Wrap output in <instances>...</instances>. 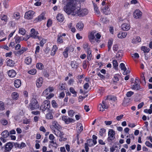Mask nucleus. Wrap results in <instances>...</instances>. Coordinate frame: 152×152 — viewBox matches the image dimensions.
Listing matches in <instances>:
<instances>
[{"label": "nucleus", "instance_id": "obj_1", "mask_svg": "<svg viewBox=\"0 0 152 152\" xmlns=\"http://www.w3.org/2000/svg\"><path fill=\"white\" fill-rule=\"evenodd\" d=\"M77 5L76 1H71L64 7V10L68 14H71L75 16H83L88 14L87 9L81 10L79 7H77Z\"/></svg>", "mask_w": 152, "mask_h": 152}, {"label": "nucleus", "instance_id": "obj_2", "mask_svg": "<svg viewBox=\"0 0 152 152\" xmlns=\"http://www.w3.org/2000/svg\"><path fill=\"white\" fill-rule=\"evenodd\" d=\"M53 133L58 137H61L64 134L63 132L61 131L62 127L56 121L52 122V125L50 126Z\"/></svg>", "mask_w": 152, "mask_h": 152}, {"label": "nucleus", "instance_id": "obj_3", "mask_svg": "<svg viewBox=\"0 0 152 152\" xmlns=\"http://www.w3.org/2000/svg\"><path fill=\"white\" fill-rule=\"evenodd\" d=\"M39 107V105L37 100L34 98L32 99L29 104V107L31 110L37 109Z\"/></svg>", "mask_w": 152, "mask_h": 152}, {"label": "nucleus", "instance_id": "obj_4", "mask_svg": "<svg viewBox=\"0 0 152 152\" xmlns=\"http://www.w3.org/2000/svg\"><path fill=\"white\" fill-rule=\"evenodd\" d=\"M50 102L48 100L45 101L41 105L40 109L42 112H44L46 110H50Z\"/></svg>", "mask_w": 152, "mask_h": 152}, {"label": "nucleus", "instance_id": "obj_5", "mask_svg": "<svg viewBox=\"0 0 152 152\" xmlns=\"http://www.w3.org/2000/svg\"><path fill=\"white\" fill-rule=\"evenodd\" d=\"M115 132L112 129H110L108 132V137L107 138V141L108 142H111L114 140L115 137Z\"/></svg>", "mask_w": 152, "mask_h": 152}, {"label": "nucleus", "instance_id": "obj_6", "mask_svg": "<svg viewBox=\"0 0 152 152\" xmlns=\"http://www.w3.org/2000/svg\"><path fill=\"white\" fill-rule=\"evenodd\" d=\"M31 33L30 36L31 37L35 39H39V37L37 35L39 34L38 31H37L34 28H32L30 31Z\"/></svg>", "mask_w": 152, "mask_h": 152}, {"label": "nucleus", "instance_id": "obj_7", "mask_svg": "<svg viewBox=\"0 0 152 152\" xmlns=\"http://www.w3.org/2000/svg\"><path fill=\"white\" fill-rule=\"evenodd\" d=\"M98 107L99 109V111L103 112L104 110L105 109H107L108 108V106L106 102L103 101L102 104L100 103L99 104Z\"/></svg>", "mask_w": 152, "mask_h": 152}, {"label": "nucleus", "instance_id": "obj_8", "mask_svg": "<svg viewBox=\"0 0 152 152\" xmlns=\"http://www.w3.org/2000/svg\"><path fill=\"white\" fill-rule=\"evenodd\" d=\"M34 13V12L32 11H28L25 13L24 17L26 19H31L33 18Z\"/></svg>", "mask_w": 152, "mask_h": 152}, {"label": "nucleus", "instance_id": "obj_9", "mask_svg": "<svg viewBox=\"0 0 152 152\" xmlns=\"http://www.w3.org/2000/svg\"><path fill=\"white\" fill-rule=\"evenodd\" d=\"M12 147L13 145L12 143L10 142L7 143L5 146L4 152H9L12 148Z\"/></svg>", "mask_w": 152, "mask_h": 152}, {"label": "nucleus", "instance_id": "obj_10", "mask_svg": "<svg viewBox=\"0 0 152 152\" xmlns=\"http://www.w3.org/2000/svg\"><path fill=\"white\" fill-rule=\"evenodd\" d=\"M96 33V31H93L89 32L88 34V38L89 41L91 43L94 42V39L95 38V35Z\"/></svg>", "mask_w": 152, "mask_h": 152}, {"label": "nucleus", "instance_id": "obj_11", "mask_svg": "<svg viewBox=\"0 0 152 152\" xmlns=\"http://www.w3.org/2000/svg\"><path fill=\"white\" fill-rule=\"evenodd\" d=\"M142 15V12L139 10H136L133 12V16L136 19L139 18Z\"/></svg>", "mask_w": 152, "mask_h": 152}, {"label": "nucleus", "instance_id": "obj_12", "mask_svg": "<svg viewBox=\"0 0 152 152\" xmlns=\"http://www.w3.org/2000/svg\"><path fill=\"white\" fill-rule=\"evenodd\" d=\"M62 120L64 121L66 124H68L71 122H73L74 120L72 118H69L68 117L64 115L62 117Z\"/></svg>", "mask_w": 152, "mask_h": 152}, {"label": "nucleus", "instance_id": "obj_13", "mask_svg": "<svg viewBox=\"0 0 152 152\" xmlns=\"http://www.w3.org/2000/svg\"><path fill=\"white\" fill-rule=\"evenodd\" d=\"M45 13L44 12L42 13L39 15L37 18H36L34 20V22L36 23L38 22H40L42 20H44L45 19Z\"/></svg>", "mask_w": 152, "mask_h": 152}, {"label": "nucleus", "instance_id": "obj_14", "mask_svg": "<svg viewBox=\"0 0 152 152\" xmlns=\"http://www.w3.org/2000/svg\"><path fill=\"white\" fill-rule=\"evenodd\" d=\"M121 28L123 30L127 31L130 29V26L129 23H125L121 25Z\"/></svg>", "mask_w": 152, "mask_h": 152}, {"label": "nucleus", "instance_id": "obj_15", "mask_svg": "<svg viewBox=\"0 0 152 152\" xmlns=\"http://www.w3.org/2000/svg\"><path fill=\"white\" fill-rule=\"evenodd\" d=\"M6 63L7 66L13 67L14 66L15 63L14 61L10 59L7 58L6 60Z\"/></svg>", "mask_w": 152, "mask_h": 152}, {"label": "nucleus", "instance_id": "obj_16", "mask_svg": "<svg viewBox=\"0 0 152 152\" xmlns=\"http://www.w3.org/2000/svg\"><path fill=\"white\" fill-rule=\"evenodd\" d=\"M8 75L11 77H14L16 75V73L15 71L13 69L10 70L8 72Z\"/></svg>", "mask_w": 152, "mask_h": 152}, {"label": "nucleus", "instance_id": "obj_17", "mask_svg": "<svg viewBox=\"0 0 152 152\" xmlns=\"http://www.w3.org/2000/svg\"><path fill=\"white\" fill-rule=\"evenodd\" d=\"M43 82V79L42 77H39L36 81V85L37 88H39L42 86Z\"/></svg>", "mask_w": 152, "mask_h": 152}, {"label": "nucleus", "instance_id": "obj_18", "mask_svg": "<svg viewBox=\"0 0 152 152\" xmlns=\"http://www.w3.org/2000/svg\"><path fill=\"white\" fill-rule=\"evenodd\" d=\"M14 84L16 88H18L21 85V81L19 79H16L14 82Z\"/></svg>", "mask_w": 152, "mask_h": 152}, {"label": "nucleus", "instance_id": "obj_19", "mask_svg": "<svg viewBox=\"0 0 152 152\" xmlns=\"http://www.w3.org/2000/svg\"><path fill=\"white\" fill-rule=\"evenodd\" d=\"M32 61V59L31 57H27L25 58V63L29 65L31 64Z\"/></svg>", "mask_w": 152, "mask_h": 152}, {"label": "nucleus", "instance_id": "obj_20", "mask_svg": "<svg viewBox=\"0 0 152 152\" xmlns=\"http://www.w3.org/2000/svg\"><path fill=\"white\" fill-rule=\"evenodd\" d=\"M84 27V24L82 22L78 23L76 25L77 29L80 31L82 30Z\"/></svg>", "mask_w": 152, "mask_h": 152}, {"label": "nucleus", "instance_id": "obj_21", "mask_svg": "<svg viewBox=\"0 0 152 152\" xmlns=\"http://www.w3.org/2000/svg\"><path fill=\"white\" fill-rule=\"evenodd\" d=\"M51 104L53 107L54 108H57L59 106H61V104L58 103V102H56L54 100L52 101Z\"/></svg>", "mask_w": 152, "mask_h": 152}, {"label": "nucleus", "instance_id": "obj_22", "mask_svg": "<svg viewBox=\"0 0 152 152\" xmlns=\"http://www.w3.org/2000/svg\"><path fill=\"white\" fill-rule=\"evenodd\" d=\"M106 100H108L114 102H115L117 100L116 97L113 95H108V96Z\"/></svg>", "mask_w": 152, "mask_h": 152}, {"label": "nucleus", "instance_id": "obj_23", "mask_svg": "<svg viewBox=\"0 0 152 152\" xmlns=\"http://www.w3.org/2000/svg\"><path fill=\"white\" fill-rule=\"evenodd\" d=\"M56 18L60 22H62L64 20V18L63 15L60 13L57 15Z\"/></svg>", "mask_w": 152, "mask_h": 152}, {"label": "nucleus", "instance_id": "obj_24", "mask_svg": "<svg viewBox=\"0 0 152 152\" xmlns=\"http://www.w3.org/2000/svg\"><path fill=\"white\" fill-rule=\"evenodd\" d=\"M132 88L133 90H139L140 89V84L138 83H134V84L132 85Z\"/></svg>", "mask_w": 152, "mask_h": 152}, {"label": "nucleus", "instance_id": "obj_25", "mask_svg": "<svg viewBox=\"0 0 152 152\" xmlns=\"http://www.w3.org/2000/svg\"><path fill=\"white\" fill-rule=\"evenodd\" d=\"M2 136L4 138H7L9 135V133L7 130L4 131L1 134Z\"/></svg>", "mask_w": 152, "mask_h": 152}, {"label": "nucleus", "instance_id": "obj_26", "mask_svg": "<svg viewBox=\"0 0 152 152\" xmlns=\"http://www.w3.org/2000/svg\"><path fill=\"white\" fill-rule=\"evenodd\" d=\"M141 39L139 37H137L133 39L132 40V42L133 43L137 44L141 42Z\"/></svg>", "mask_w": 152, "mask_h": 152}, {"label": "nucleus", "instance_id": "obj_27", "mask_svg": "<svg viewBox=\"0 0 152 152\" xmlns=\"http://www.w3.org/2000/svg\"><path fill=\"white\" fill-rule=\"evenodd\" d=\"M12 99L15 100L18 99L19 97V95L18 93L16 92H13L12 94Z\"/></svg>", "mask_w": 152, "mask_h": 152}, {"label": "nucleus", "instance_id": "obj_28", "mask_svg": "<svg viewBox=\"0 0 152 152\" xmlns=\"http://www.w3.org/2000/svg\"><path fill=\"white\" fill-rule=\"evenodd\" d=\"M71 66L73 68L77 69L78 66V64L76 61H72L71 62Z\"/></svg>", "mask_w": 152, "mask_h": 152}, {"label": "nucleus", "instance_id": "obj_29", "mask_svg": "<svg viewBox=\"0 0 152 152\" xmlns=\"http://www.w3.org/2000/svg\"><path fill=\"white\" fill-rule=\"evenodd\" d=\"M127 35V33L125 32H122L118 34V37L119 38H125Z\"/></svg>", "mask_w": 152, "mask_h": 152}, {"label": "nucleus", "instance_id": "obj_30", "mask_svg": "<svg viewBox=\"0 0 152 152\" xmlns=\"http://www.w3.org/2000/svg\"><path fill=\"white\" fill-rule=\"evenodd\" d=\"M27 48L25 47H22L20 50L17 52V54L19 55H20L23 54L24 52L26 51Z\"/></svg>", "mask_w": 152, "mask_h": 152}, {"label": "nucleus", "instance_id": "obj_31", "mask_svg": "<svg viewBox=\"0 0 152 152\" xmlns=\"http://www.w3.org/2000/svg\"><path fill=\"white\" fill-rule=\"evenodd\" d=\"M57 49V48L56 45H54L53 46L50 54L51 56H53L55 55Z\"/></svg>", "mask_w": 152, "mask_h": 152}, {"label": "nucleus", "instance_id": "obj_32", "mask_svg": "<svg viewBox=\"0 0 152 152\" xmlns=\"http://www.w3.org/2000/svg\"><path fill=\"white\" fill-rule=\"evenodd\" d=\"M90 147L94 145L93 143V141L92 139H88L87 140V143H85Z\"/></svg>", "mask_w": 152, "mask_h": 152}, {"label": "nucleus", "instance_id": "obj_33", "mask_svg": "<svg viewBox=\"0 0 152 152\" xmlns=\"http://www.w3.org/2000/svg\"><path fill=\"white\" fill-rule=\"evenodd\" d=\"M1 19L2 20H4L5 22H7L8 20V17L6 15L1 14L0 16Z\"/></svg>", "mask_w": 152, "mask_h": 152}, {"label": "nucleus", "instance_id": "obj_34", "mask_svg": "<svg viewBox=\"0 0 152 152\" xmlns=\"http://www.w3.org/2000/svg\"><path fill=\"white\" fill-rule=\"evenodd\" d=\"M109 7L107 5H105L102 8V10L103 11V12H104L105 14L107 15L108 13H107V11L109 10Z\"/></svg>", "mask_w": 152, "mask_h": 152}, {"label": "nucleus", "instance_id": "obj_35", "mask_svg": "<svg viewBox=\"0 0 152 152\" xmlns=\"http://www.w3.org/2000/svg\"><path fill=\"white\" fill-rule=\"evenodd\" d=\"M113 39H111L109 40L108 42V50L109 51L111 48L112 45L113 44Z\"/></svg>", "mask_w": 152, "mask_h": 152}, {"label": "nucleus", "instance_id": "obj_36", "mask_svg": "<svg viewBox=\"0 0 152 152\" xmlns=\"http://www.w3.org/2000/svg\"><path fill=\"white\" fill-rule=\"evenodd\" d=\"M123 56V51L121 50H119L116 55V57L119 59L122 57Z\"/></svg>", "mask_w": 152, "mask_h": 152}, {"label": "nucleus", "instance_id": "obj_37", "mask_svg": "<svg viewBox=\"0 0 152 152\" xmlns=\"http://www.w3.org/2000/svg\"><path fill=\"white\" fill-rule=\"evenodd\" d=\"M94 7V11L95 13L98 15H99L100 14V12L98 10V8L97 6V5L94 4H93Z\"/></svg>", "mask_w": 152, "mask_h": 152}, {"label": "nucleus", "instance_id": "obj_38", "mask_svg": "<svg viewBox=\"0 0 152 152\" xmlns=\"http://www.w3.org/2000/svg\"><path fill=\"white\" fill-rule=\"evenodd\" d=\"M101 37V35L99 33H96L95 35V38L94 39L95 41L96 42H98L99 41V39Z\"/></svg>", "mask_w": 152, "mask_h": 152}, {"label": "nucleus", "instance_id": "obj_39", "mask_svg": "<svg viewBox=\"0 0 152 152\" xmlns=\"http://www.w3.org/2000/svg\"><path fill=\"white\" fill-rule=\"evenodd\" d=\"M69 50V47H66L63 52V55L65 58H67L68 56V51Z\"/></svg>", "mask_w": 152, "mask_h": 152}, {"label": "nucleus", "instance_id": "obj_40", "mask_svg": "<svg viewBox=\"0 0 152 152\" xmlns=\"http://www.w3.org/2000/svg\"><path fill=\"white\" fill-rule=\"evenodd\" d=\"M57 42L59 44L62 43L63 42V38L60 34H58V36Z\"/></svg>", "mask_w": 152, "mask_h": 152}, {"label": "nucleus", "instance_id": "obj_41", "mask_svg": "<svg viewBox=\"0 0 152 152\" xmlns=\"http://www.w3.org/2000/svg\"><path fill=\"white\" fill-rule=\"evenodd\" d=\"M69 91L71 93L73 94V96L76 97L77 96V92L76 91L75 89L72 87H70L69 88Z\"/></svg>", "mask_w": 152, "mask_h": 152}, {"label": "nucleus", "instance_id": "obj_42", "mask_svg": "<svg viewBox=\"0 0 152 152\" xmlns=\"http://www.w3.org/2000/svg\"><path fill=\"white\" fill-rule=\"evenodd\" d=\"M46 118L48 119H52L53 118V116L51 113L49 112L46 114Z\"/></svg>", "mask_w": 152, "mask_h": 152}, {"label": "nucleus", "instance_id": "obj_43", "mask_svg": "<svg viewBox=\"0 0 152 152\" xmlns=\"http://www.w3.org/2000/svg\"><path fill=\"white\" fill-rule=\"evenodd\" d=\"M87 58L88 61H90L91 59L92 55L91 54V51L90 50H88L87 52Z\"/></svg>", "mask_w": 152, "mask_h": 152}, {"label": "nucleus", "instance_id": "obj_44", "mask_svg": "<svg viewBox=\"0 0 152 152\" xmlns=\"http://www.w3.org/2000/svg\"><path fill=\"white\" fill-rule=\"evenodd\" d=\"M141 50L143 51L144 53H148L150 51L149 48L145 46H142L141 48Z\"/></svg>", "mask_w": 152, "mask_h": 152}, {"label": "nucleus", "instance_id": "obj_45", "mask_svg": "<svg viewBox=\"0 0 152 152\" xmlns=\"http://www.w3.org/2000/svg\"><path fill=\"white\" fill-rule=\"evenodd\" d=\"M26 30L23 28H20L19 31V34L22 35H24L26 34Z\"/></svg>", "mask_w": 152, "mask_h": 152}, {"label": "nucleus", "instance_id": "obj_46", "mask_svg": "<svg viewBox=\"0 0 152 152\" xmlns=\"http://www.w3.org/2000/svg\"><path fill=\"white\" fill-rule=\"evenodd\" d=\"M89 64V62L88 61L85 60L84 61L83 64V68L85 69L87 67L88 65Z\"/></svg>", "mask_w": 152, "mask_h": 152}, {"label": "nucleus", "instance_id": "obj_47", "mask_svg": "<svg viewBox=\"0 0 152 152\" xmlns=\"http://www.w3.org/2000/svg\"><path fill=\"white\" fill-rule=\"evenodd\" d=\"M119 75H115L113 78V82L115 83L117 82L119 80L118 77Z\"/></svg>", "mask_w": 152, "mask_h": 152}, {"label": "nucleus", "instance_id": "obj_48", "mask_svg": "<svg viewBox=\"0 0 152 152\" xmlns=\"http://www.w3.org/2000/svg\"><path fill=\"white\" fill-rule=\"evenodd\" d=\"M16 43H19L20 42V39L19 36L16 35L14 37Z\"/></svg>", "mask_w": 152, "mask_h": 152}, {"label": "nucleus", "instance_id": "obj_49", "mask_svg": "<svg viewBox=\"0 0 152 152\" xmlns=\"http://www.w3.org/2000/svg\"><path fill=\"white\" fill-rule=\"evenodd\" d=\"M43 67V65L40 63H37L36 65V67L39 69H42Z\"/></svg>", "mask_w": 152, "mask_h": 152}, {"label": "nucleus", "instance_id": "obj_50", "mask_svg": "<svg viewBox=\"0 0 152 152\" xmlns=\"http://www.w3.org/2000/svg\"><path fill=\"white\" fill-rule=\"evenodd\" d=\"M113 67L115 69L117 68L118 66V63L117 61L115 60H114L113 61Z\"/></svg>", "mask_w": 152, "mask_h": 152}, {"label": "nucleus", "instance_id": "obj_51", "mask_svg": "<svg viewBox=\"0 0 152 152\" xmlns=\"http://www.w3.org/2000/svg\"><path fill=\"white\" fill-rule=\"evenodd\" d=\"M28 72L29 74L34 75L36 73L37 71L35 69H34L28 71Z\"/></svg>", "mask_w": 152, "mask_h": 152}, {"label": "nucleus", "instance_id": "obj_52", "mask_svg": "<svg viewBox=\"0 0 152 152\" xmlns=\"http://www.w3.org/2000/svg\"><path fill=\"white\" fill-rule=\"evenodd\" d=\"M5 109L4 103L0 101V110H3Z\"/></svg>", "mask_w": 152, "mask_h": 152}, {"label": "nucleus", "instance_id": "obj_53", "mask_svg": "<svg viewBox=\"0 0 152 152\" xmlns=\"http://www.w3.org/2000/svg\"><path fill=\"white\" fill-rule=\"evenodd\" d=\"M75 112L72 110H70L68 112V115L70 117L74 116Z\"/></svg>", "mask_w": 152, "mask_h": 152}, {"label": "nucleus", "instance_id": "obj_54", "mask_svg": "<svg viewBox=\"0 0 152 152\" xmlns=\"http://www.w3.org/2000/svg\"><path fill=\"white\" fill-rule=\"evenodd\" d=\"M0 122L3 125H6L8 124L7 121L4 119H1L0 121Z\"/></svg>", "mask_w": 152, "mask_h": 152}, {"label": "nucleus", "instance_id": "obj_55", "mask_svg": "<svg viewBox=\"0 0 152 152\" xmlns=\"http://www.w3.org/2000/svg\"><path fill=\"white\" fill-rule=\"evenodd\" d=\"M13 16L17 20H18L20 18V14L18 12L14 13Z\"/></svg>", "mask_w": 152, "mask_h": 152}, {"label": "nucleus", "instance_id": "obj_56", "mask_svg": "<svg viewBox=\"0 0 152 152\" xmlns=\"http://www.w3.org/2000/svg\"><path fill=\"white\" fill-rule=\"evenodd\" d=\"M105 129L104 128L101 129L100 131H99V134L101 136H102L105 134Z\"/></svg>", "mask_w": 152, "mask_h": 152}, {"label": "nucleus", "instance_id": "obj_57", "mask_svg": "<svg viewBox=\"0 0 152 152\" xmlns=\"http://www.w3.org/2000/svg\"><path fill=\"white\" fill-rule=\"evenodd\" d=\"M120 66H121V70H123L124 71H125L126 70V68L125 67V64L123 63H121Z\"/></svg>", "mask_w": 152, "mask_h": 152}, {"label": "nucleus", "instance_id": "obj_58", "mask_svg": "<svg viewBox=\"0 0 152 152\" xmlns=\"http://www.w3.org/2000/svg\"><path fill=\"white\" fill-rule=\"evenodd\" d=\"M46 42V40L45 39H42L39 42V45L40 46L42 47L44 44Z\"/></svg>", "mask_w": 152, "mask_h": 152}, {"label": "nucleus", "instance_id": "obj_59", "mask_svg": "<svg viewBox=\"0 0 152 152\" xmlns=\"http://www.w3.org/2000/svg\"><path fill=\"white\" fill-rule=\"evenodd\" d=\"M93 138V143L94 145H96L97 143L96 139H97V137L95 135H93L92 136Z\"/></svg>", "mask_w": 152, "mask_h": 152}, {"label": "nucleus", "instance_id": "obj_60", "mask_svg": "<svg viewBox=\"0 0 152 152\" xmlns=\"http://www.w3.org/2000/svg\"><path fill=\"white\" fill-rule=\"evenodd\" d=\"M132 58H138L139 57V54L137 53H135L132 54Z\"/></svg>", "mask_w": 152, "mask_h": 152}, {"label": "nucleus", "instance_id": "obj_61", "mask_svg": "<svg viewBox=\"0 0 152 152\" xmlns=\"http://www.w3.org/2000/svg\"><path fill=\"white\" fill-rule=\"evenodd\" d=\"M118 46L116 44L114 45L113 47V49L114 52L117 51L118 50Z\"/></svg>", "mask_w": 152, "mask_h": 152}, {"label": "nucleus", "instance_id": "obj_62", "mask_svg": "<svg viewBox=\"0 0 152 152\" xmlns=\"http://www.w3.org/2000/svg\"><path fill=\"white\" fill-rule=\"evenodd\" d=\"M83 48L85 50L88 52V50H90V48L88 47V45L87 43H86L83 45Z\"/></svg>", "mask_w": 152, "mask_h": 152}, {"label": "nucleus", "instance_id": "obj_63", "mask_svg": "<svg viewBox=\"0 0 152 152\" xmlns=\"http://www.w3.org/2000/svg\"><path fill=\"white\" fill-rule=\"evenodd\" d=\"M134 92L132 91H130L128 92L126 94V96L127 97H130L132 95L134 94Z\"/></svg>", "mask_w": 152, "mask_h": 152}, {"label": "nucleus", "instance_id": "obj_64", "mask_svg": "<svg viewBox=\"0 0 152 152\" xmlns=\"http://www.w3.org/2000/svg\"><path fill=\"white\" fill-rule=\"evenodd\" d=\"M144 112L146 113L151 114L152 113V110L151 109H145L144 110Z\"/></svg>", "mask_w": 152, "mask_h": 152}]
</instances>
